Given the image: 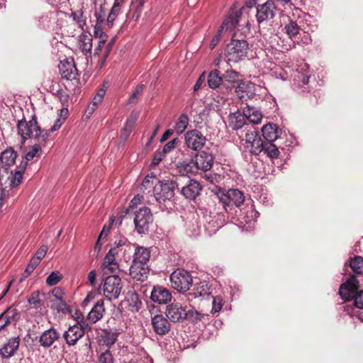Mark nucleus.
Wrapping results in <instances>:
<instances>
[{"mask_svg": "<svg viewBox=\"0 0 363 363\" xmlns=\"http://www.w3.org/2000/svg\"><path fill=\"white\" fill-rule=\"evenodd\" d=\"M17 130L22 143H25L28 139H38L40 143H45L49 136V133L46 130H42L38 125L35 115L32 116L29 121L19 120L17 123Z\"/></svg>", "mask_w": 363, "mask_h": 363, "instance_id": "nucleus-1", "label": "nucleus"}, {"mask_svg": "<svg viewBox=\"0 0 363 363\" xmlns=\"http://www.w3.org/2000/svg\"><path fill=\"white\" fill-rule=\"evenodd\" d=\"M184 179L183 177H177L174 180L163 179L159 181L153 188L154 196L156 201L160 204L172 201L175 195V189H179L180 186L183 184Z\"/></svg>", "mask_w": 363, "mask_h": 363, "instance_id": "nucleus-2", "label": "nucleus"}, {"mask_svg": "<svg viewBox=\"0 0 363 363\" xmlns=\"http://www.w3.org/2000/svg\"><path fill=\"white\" fill-rule=\"evenodd\" d=\"M249 44L240 35V38L235 34L230 43L228 44L225 55L228 61L238 62L248 57Z\"/></svg>", "mask_w": 363, "mask_h": 363, "instance_id": "nucleus-3", "label": "nucleus"}, {"mask_svg": "<svg viewBox=\"0 0 363 363\" xmlns=\"http://www.w3.org/2000/svg\"><path fill=\"white\" fill-rule=\"evenodd\" d=\"M358 284L357 277L352 275L340 286L339 294L345 300L354 299V305L359 308H363V290L357 291Z\"/></svg>", "mask_w": 363, "mask_h": 363, "instance_id": "nucleus-4", "label": "nucleus"}, {"mask_svg": "<svg viewBox=\"0 0 363 363\" xmlns=\"http://www.w3.org/2000/svg\"><path fill=\"white\" fill-rule=\"evenodd\" d=\"M123 289V284L118 275H109L104 281L103 291L105 298L108 301L118 298Z\"/></svg>", "mask_w": 363, "mask_h": 363, "instance_id": "nucleus-5", "label": "nucleus"}, {"mask_svg": "<svg viewBox=\"0 0 363 363\" xmlns=\"http://www.w3.org/2000/svg\"><path fill=\"white\" fill-rule=\"evenodd\" d=\"M172 286L180 293L187 291L192 286V277L189 272L178 269L174 271L170 276Z\"/></svg>", "mask_w": 363, "mask_h": 363, "instance_id": "nucleus-6", "label": "nucleus"}, {"mask_svg": "<svg viewBox=\"0 0 363 363\" xmlns=\"http://www.w3.org/2000/svg\"><path fill=\"white\" fill-rule=\"evenodd\" d=\"M152 221V214L150 209L147 207L140 208L135 213V228L137 233L140 235L147 233Z\"/></svg>", "mask_w": 363, "mask_h": 363, "instance_id": "nucleus-7", "label": "nucleus"}, {"mask_svg": "<svg viewBox=\"0 0 363 363\" xmlns=\"http://www.w3.org/2000/svg\"><path fill=\"white\" fill-rule=\"evenodd\" d=\"M217 198L225 211H228V207L230 205L240 207L245 201L243 193L234 189H229L225 194H223L220 196H218Z\"/></svg>", "mask_w": 363, "mask_h": 363, "instance_id": "nucleus-8", "label": "nucleus"}, {"mask_svg": "<svg viewBox=\"0 0 363 363\" xmlns=\"http://www.w3.org/2000/svg\"><path fill=\"white\" fill-rule=\"evenodd\" d=\"M183 184L180 186V193L186 199L194 200L199 194L202 189L201 184L195 180L191 179L189 177H183Z\"/></svg>", "mask_w": 363, "mask_h": 363, "instance_id": "nucleus-9", "label": "nucleus"}, {"mask_svg": "<svg viewBox=\"0 0 363 363\" xmlns=\"http://www.w3.org/2000/svg\"><path fill=\"white\" fill-rule=\"evenodd\" d=\"M184 138L186 146L193 150H201L206 142V137L196 129L187 131Z\"/></svg>", "mask_w": 363, "mask_h": 363, "instance_id": "nucleus-10", "label": "nucleus"}, {"mask_svg": "<svg viewBox=\"0 0 363 363\" xmlns=\"http://www.w3.org/2000/svg\"><path fill=\"white\" fill-rule=\"evenodd\" d=\"M277 8L272 1H267L257 6L256 19L259 24L269 21L275 16Z\"/></svg>", "mask_w": 363, "mask_h": 363, "instance_id": "nucleus-11", "label": "nucleus"}, {"mask_svg": "<svg viewBox=\"0 0 363 363\" xmlns=\"http://www.w3.org/2000/svg\"><path fill=\"white\" fill-rule=\"evenodd\" d=\"M118 252L116 247H111L106 253L101 267L104 274H115L118 271L119 265L116 260Z\"/></svg>", "mask_w": 363, "mask_h": 363, "instance_id": "nucleus-12", "label": "nucleus"}, {"mask_svg": "<svg viewBox=\"0 0 363 363\" xmlns=\"http://www.w3.org/2000/svg\"><path fill=\"white\" fill-rule=\"evenodd\" d=\"M245 141L247 148L250 152L255 155H258L263 150V145L264 141L262 140L259 133L256 131L247 133L245 135Z\"/></svg>", "mask_w": 363, "mask_h": 363, "instance_id": "nucleus-13", "label": "nucleus"}, {"mask_svg": "<svg viewBox=\"0 0 363 363\" xmlns=\"http://www.w3.org/2000/svg\"><path fill=\"white\" fill-rule=\"evenodd\" d=\"M166 316L173 323H181L186 318V311L179 303H172L167 306Z\"/></svg>", "mask_w": 363, "mask_h": 363, "instance_id": "nucleus-14", "label": "nucleus"}, {"mask_svg": "<svg viewBox=\"0 0 363 363\" xmlns=\"http://www.w3.org/2000/svg\"><path fill=\"white\" fill-rule=\"evenodd\" d=\"M151 325L154 332L158 335H165L171 330V324L168 319L162 314H157L152 316Z\"/></svg>", "mask_w": 363, "mask_h": 363, "instance_id": "nucleus-15", "label": "nucleus"}, {"mask_svg": "<svg viewBox=\"0 0 363 363\" xmlns=\"http://www.w3.org/2000/svg\"><path fill=\"white\" fill-rule=\"evenodd\" d=\"M214 158L211 153L206 151H201L195 156V164L198 169L206 172L211 169Z\"/></svg>", "mask_w": 363, "mask_h": 363, "instance_id": "nucleus-16", "label": "nucleus"}, {"mask_svg": "<svg viewBox=\"0 0 363 363\" xmlns=\"http://www.w3.org/2000/svg\"><path fill=\"white\" fill-rule=\"evenodd\" d=\"M151 300L159 304H166L172 299V294L164 286H154L151 296Z\"/></svg>", "mask_w": 363, "mask_h": 363, "instance_id": "nucleus-17", "label": "nucleus"}, {"mask_svg": "<svg viewBox=\"0 0 363 363\" xmlns=\"http://www.w3.org/2000/svg\"><path fill=\"white\" fill-rule=\"evenodd\" d=\"M82 337L83 331L77 325L69 326L62 335L63 339L69 347L75 345Z\"/></svg>", "mask_w": 363, "mask_h": 363, "instance_id": "nucleus-18", "label": "nucleus"}, {"mask_svg": "<svg viewBox=\"0 0 363 363\" xmlns=\"http://www.w3.org/2000/svg\"><path fill=\"white\" fill-rule=\"evenodd\" d=\"M59 72L63 79L73 80L77 75V70L74 61H61L59 66Z\"/></svg>", "mask_w": 363, "mask_h": 363, "instance_id": "nucleus-19", "label": "nucleus"}, {"mask_svg": "<svg viewBox=\"0 0 363 363\" xmlns=\"http://www.w3.org/2000/svg\"><path fill=\"white\" fill-rule=\"evenodd\" d=\"M20 345V337L10 338L8 342L0 349V355L4 359H9L13 357L18 350Z\"/></svg>", "mask_w": 363, "mask_h": 363, "instance_id": "nucleus-20", "label": "nucleus"}, {"mask_svg": "<svg viewBox=\"0 0 363 363\" xmlns=\"http://www.w3.org/2000/svg\"><path fill=\"white\" fill-rule=\"evenodd\" d=\"M129 270L130 277L140 281H144L147 278L150 271L147 264H138V262H133Z\"/></svg>", "mask_w": 363, "mask_h": 363, "instance_id": "nucleus-21", "label": "nucleus"}, {"mask_svg": "<svg viewBox=\"0 0 363 363\" xmlns=\"http://www.w3.org/2000/svg\"><path fill=\"white\" fill-rule=\"evenodd\" d=\"M210 294V288L208 283L203 281L194 284L192 291L187 294V298L191 301L199 297L208 296Z\"/></svg>", "mask_w": 363, "mask_h": 363, "instance_id": "nucleus-22", "label": "nucleus"}, {"mask_svg": "<svg viewBox=\"0 0 363 363\" xmlns=\"http://www.w3.org/2000/svg\"><path fill=\"white\" fill-rule=\"evenodd\" d=\"M60 335L54 328H50L44 331L40 336L39 342L45 348L51 347L53 343L60 338Z\"/></svg>", "mask_w": 363, "mask_h": 363, "instance_id": "nucleus-23", "label": "nucleus"}, {"mask_svg": "<svg viewBox=\"0 0 363 363\" xmlns=\"http://www.w3.org/2000/svg\"><path fill=\"white\" fill-rule=\"evenodd\" d=\"M118 333L116 330L104 329L101 330L99 336V341L103 345L111 347L115 344L117 340Z\"/></svg>", "mask_w": 363, "mask_h": 363, "instance_id": "nucleus-24", "label": "nucleus"}, {"mask_svg": "<svg viewBox=\"0 0 363 363\" xmlns=\"http://www.w3.org/2000/svg\"><path fill=\"white\" fill-rule=\"evenodd\" d=\"M264 142H274L279 137L280 130L276 124L268 123L262 128Z\"/></svg>", "mask_w": 363, "mask_h": 363, "instance_id": "nucleus-25", "label": "nucleus"}, {"mask_svg": "<svg viewBox=\"0 0 363 363\" xmlns=\"http://www.w3.org/2000/svg\"><path fill=\"white\" fill-rule=\"evenodd\" d=\"M104 311V301L101 298L96 301L91 311L89 313L87 318L92 323H96L103 317Z\"/></svg>", "mask_w": 363, "mask_h": 363, "instance_id": "nucleus-26", "label": "nucleus"}, {"mask_svg": "<svg viewBox=\"0 0 363 363\" xmlns=\"http://www.w3.org/2000/svg\"><path fill=\"white\" fill-rule=\"evenodd\" d=\"M150 257V251L148 248L137 246L135 250L133 262L147 264Z\"/></svg>", "mask_w": 363, "mask_h": 363, "instance_id": "nucleus-27", "label": "nucleus"}, {"mask_svg": "<svg viewBox=\"0 0 363 363\" xmlns=\"http://www.w3.org/2000/svg\"><path fill=\"white\" fill-rule=\"evenodd\" d=\"M243 113L245 118L252 123L258 124L261 122L262 114L255 107L247 105L243 108Z\"/></svg>", "mask_w": 363, "mask_h": 363, "instance_id": "nucleus-28", "label": "nucleus"}, {"mask_svg": "<svg viewBox=\"0 0 363 363\" xmlns=\"http://www.w3.org/2000/svg\"><path fill=\"white\" fill-rule=\"evenodd\" d=\"M245 116L240 111L232 113L229 115V126L233 130L240 129L245 124Z\"/></svg>", "mask_w": 363, "mask_h": 363, "instance_id": "nucleus-29", "label": "nucleus"}, {"mask_svg": "<svg viewBox=\"0 0 363 363\" xmlns=\"http://www.w3.org/2000/svg\"><path fill=\"white\" fill-rule=\"evenodd\" d=\"M252 87V84H247L241 82L240 84L236 85L234 88L235 89V93L238 98L241 101H247L254 94L250 91V89Z\"/></svg>", "mask_w": 363, "mask_h": 363, "instance_id": "nucleus-30", "label": "nucleus"}, {"mask_svg": "<svg viewBox=\"0 0 363 363\" xmlns=\"http://www.w3.org/2000/svg\"><path fill=\"white\" fill-rule=\"evenodd\" d=\"M26 169V162H21L17 167L14 174L11 177L10 186L15 188L18 186L22 182L23 172Z\"/></svg>", "mask_w": 363, "mask_h": 363, "instance_id": "nucleus-31", "label": "nucleus"}, {"mask_svg": "<svg viewBox=\"0 0 363 363\" xmlns=\"http://www.w3.org/2000/svg\"><path fill=\"white\" fill-rule=\"evenodd\" d=\"M17 157V153L13 148L9 147L1 152L0 160L1 162L7 167L13 165Z\"/></svg>", "mask_w": 363, "mask_h": 363, "instance_id": "nucleus-32", "label": "nucleus"}, {"mask_svg": "<svg viewBox=\"0 0 363 363\" xmlns=\"http://www.w3.org/2000/svg\"><path fill=\"white\" fill-rule=\"evenodd\" d=\"M179 173L182 174L179 177H184V174H193L197 169L196 167L195 162L193 160H185L179 162L177 165Z\"/></svg>", "mask_w": 363, "mask_h": 363, "instance_id": "nucleus-33", "label": "nucleus"}, {"mask_svg": "<svg viewBox=\"0 0 363 363\" xmlns=\"http://www.w3.org/2000/svg\"><path fill=\"white\" fill-rule=\"evenodd\" d=\"M124 0H115L112 9L107 17L106 21L108 26H112L113 21L118 17L120 11L121 6L123 4Z\"/></svg>", "mask_w": 363, "mask_h": 363, "instance_id": "nucleus-34", "label": "nucleus"}, {"mask_svg": "<svg viewBox=\"0 0 363 363\" xmlns=\"http://www.w3.org/2000/svg\"><path fill=\"white\" fill-rule=\"evenodd\" d=\"M240 77V74L235 70H228L223 74V79L225 82L230 84L231 88H234L242 82Z\"/></svg>", "mask_w": 363, "mask_h": 363, "instance_id": "nucleus-35", "label": "nucleus"}, {"mask_svg": "<svg viewBox=\"0 0 363 363\" xmlns=\"http://www.w3.org/2000/svg\"><path fill=\"white\" fill-rule=\"evenodd\" d=\"M223 82V77L220 76V72L218 69L211 71L208 76V84L211 89L218 88Z\"/></svg>", "mask_w": 363, "mask_h": 363, "instance_id": "nucleus-36", "label": "nucleus"}, {"mask_svg": "<svg viewBox=\"0 0 363 363\" xmlns=\"http://www.w3.org/2000/svg\"><path fill=\"white\" fill-rule=\"evenodd\" d=\"M262 149V152H264L271 159L277 158L279 157V149L272 141L264 142Z\"/></svg>", "mask_w": 363, "mask_h": 363, "instance_id": "nucleus-37", "label": "nucleus"}, {"mask_svg": "<svg viewBox=\"0 0 363 363\" xmlns=\"http://www.w3.org/2000/svg\"><path fill=\"white\" fill-rule=\"evenodd\" d=\"M240 14L238 12L233 11L229 14V16L224 20L223 24V28H226L227 29H233L236 27L239 22Z\"/></svg>", "mask_w": 363, "mask_h": 363, "instance_id": "nucleus-38", "label": "nucleus"}, {"mask_svg": "<svg viewBox=\"0 0 363 363\" xmlns=\"http://www.w3.org/2000/svg\"><path fill=\"white\" fill-rule=\"evenodd\" d=\"M284 30L289 38L294 40L299 34L301 28L296 21H290L284 26Z\"/></svg>", "mask_w": 363, "mask_h": 363, "instance_id": "nucleus-39", "label": "nucleus"}, {"mask_svg": "<svg viewBox=\"0 0 363 363\" xmlns=\"http://www.w3.org/2000/svg\"><path fill=\"white\" fill-rule=\"evenodd\" d=\"M189 125V117L186 113H182L179 116L176 122L175 131L177 134L180 135L184 132Z\"/></svg>", "mask_w": 363, "mask_h": 363, "instance_id": "nucleus-40", "label": "nucleus"}, {"mask_svg": "<svg viewBox=\"0 0 363 363\" xmlns=\"http://www.w3.org/2000/svg\"><path fill=\"white\" fill-rule=\"evenodd\" d=\"M92 38L90 35L83 34L79 36V46L82 51L88 53L92 47Z\"/></svg>", "mask_w": 363, "mask_h": 363, "instance_id": "nucleus-41", "label": "nucleus"}, {"mask_svg": "<svg viewBox=\"0 0 363 363\" xmlns=\"http://www.w3.org/2000/svg\"><path fill=\"white\" fill-rule=\"evenodd\" d=\"M41 145L40 143L35 144L31 149L26 153L25 157L21 162H26V167L28 166V161L33 160L35 157H40L41 155Z\"/></svg>", "mask_w": 363, "mask_h": 363, "instance_id": "nucleus-42", "label": "nucleus"}, {"mask_svg": "<svg viewBox=\"0 0 363 363\" xmlns=\"http://www.w3.org/2000/svg\"><path fill=\"white\" fill-rule=\"evenodd\" d=\"M106 11L104 8L101 6L99 10H96L95 11V17L96 18V25L94 26L95 31L97 30H102V26L104 23L105 18H106Z\"/></svg>", "mask_w": 363, "mask_h": 363, "instance_id": "nucleus-43", "label": "nucleus"}, {"mask_svg": "<svg viewBox=\"0 0 363 363\" xmlns=\"http://www.w3.org/2000/svg\"><path fill=\"white\" fill-rule=\"evenodd\" d=\"M126 300L132 311H138L140 309L142 303L136 293L128 294Z\"/></svg>", "mask_w": 363, "mask_h": 363, "instance_id": "nucleus-44", "label": "nucleus"}, {"mask_svg": "<svg viewBox=\"0 0 363 363\" xmlns=\"http://www.w3.org/2000/svg\"><path fill=\"white\" fill-rule=\"evenodd\" d=\"M350 267L352 271L356 274L363 273V257L359 256L354 257L350 261Z\"/></svg>", "mask_w": 363, "mask_h": 363, "instance_id": "nucleus-45", "label": "nucleus"}, {"mask_svg": "<svg viewBox=\"0 0 363 363\" xmlns=\"http://www.w3.org/2000/svg\"><path fill=\"white\" fill-rule=\"evenodd\" d=\"M6 314V320L5 323L0 325V330H3L7 325L10 324L11 320L15 319V316L18 315L17 311L15 308H9L4 313L0 315V319Z\"/></svg>", "mask_w": 363, "mask_h": 363, "instance_id": "nucleus-46", "label": "nucleus"}, {"mask_svg": "<svg viewBox=\"0 0 363 363\" xmlns=\"http://www.w3.org/2000/svg\"><path fill=\"white\" fill-rule=\"evenodd\" d=\"M70 16L77 23L79 28L84 29L86 25V18L84 17L83 12L81 10L72 12Z\"/></svg>", "mask_w": 363, "mask_h": 363, "instance_id": "nucleus-47", "label": "nucleus"}, {"mask_svg": "<svg viewBox=\"0 0 363 363\" xmlns=\"http://www.w3.org/2000/svg\"><path fill=\"white\" fill-rule=\"evenodd\" d=\"M62 279V275L58 271H54L50 274L46 279V284L50 286H52L58 284Z\"/></svg>", "mask_w": 363, "mask_h": 363, "instance_id": "nucleus-48", "label": "nucleus"}, {"mask_svg": "<svg viewBox=\"0 0 363 363\" xmlns=\"http://www.w3.org/2000/svg\"><path fill=\"white\" fill-rule=\"evenodd\" d=\"M135 120L128 119L123 128L121 130V138L125 140L132 132Z\"/></svg>", "mask_w": 363, "mask_h": 363, "instance_id": "nucleus-49", "label": "nucleus"}, {"mask_svg": "<svg viewBox=\"0 0 363 363\" xmlns=\"http://www.w3.org/2000/svg\"><path fill=\"white\" fill-rule=\"evenodd\" d=\"M186 318L194 323H198L199 321L201 320L205 315L203 313H201L196 310L188 311H186Z\"/></svg>", "mask_w": 363, "mask_h": 363, "instance_id": "nucleus-50", "label": "nucleus"}, {"mask_svg": "<svg viewBox=\"0 0 363 363\" xmlns=\"http://www.w3.org/2000/svg\"><path fill=\"white\" fill-rule=\"evenodd\" d=\"M98 363H114L112 354L109 350L101 353L98 357Z\"/></svg>", "mask_w": 363, "mask_h": 363, "instance_id": "nucleus-51", "label": "nucleus"}, {"mask_svg": "<svg viewBox=\"0 0 363 363\" xmlns=\"http://www.w3.org/2000/svg\"><path fill=\"white\" fill-rule=\"evenodd\" d=\"M180 143V140L178 138H174L173 140L169 141L166 143L162 149V152L165 155L168 152H172Z\"/></svg>", "mask_w": 363, "mask_h": 363, "instance_id": "nucleus-52", "label": "nucleus"}, {"mask_svg": "<svg viewBox=\"0 0 363 363\" xmlns=\"http://www.w3.org/2000/svg\"><path fill=\"white\" fill-rule=\"evenodd\" d=\"M144 85L143 84H140V85H138L135 91L131 94V96H130L128 101V104H134V103H136L137 102V100H138V98L140 95H141L143 89H144Z\"/></svg>", "mask_w": 363, "mask_h": 363, "instance_id": "nucleus-53", "label": "nucleus"}, {"mask_svg": "<svg viewBox=\"0 0 363 363\" xmlns=\"http://www.w3.org/2000/svg\"><path fill=\"white\" fill-rule=\"evenodd\" d=\"M223 29H224L223 28V26H220L219 27L216 34L212 38V40L211 41V43H210V48L211 50H213L218 45V43H219V41L220 40V38H221V35H222V32H223Z\"/></svg>", "mask_w": 363, "mask_h": 363, "instance_id": "nucleus-54", "label": "nucleus"}, {"mask_svg": "<svg viewBox=\"0 0 363 363\" xmlns=\"http://www.w3.org/2000/svg\"><path fill=\"white\" fill-rule=\"evenodd\" d=\"M222 298L220 296H216L213 297V301H212V313H217L220 311L222 308Z\"/></svg>", "mask_w": 363, "mask_h": 363, "instance_id": "nucleus-55", "label": "nucleus"}, {"mask_svg": "<svg viewBox=\"0 0 363 363\" xmlns=\"http://www.w3.org/2000/svg\"><path fill=\"white\" fill-rule=\"evenodd\" d=\"M28 302L30 305H40V292L38 291H33L28 299Z\"/></svg>", "mask_w": 363, "mask_h": 363, "instance_id": "nucleus-56", "label": "nucleus"}, {"mask_svg": "<svg viewBox=\"0 0 363 363\" xmlns=\"http://www.w3.org/2000/svg\"><path fill=\"white\" fill-rule=\"evenodd\" d=\"M47 251L48 247L46 245H42L36 251L35 256L33 257L40 261L45 256Z\"/></svg>", "mask_w": 363, "mask_h": 363, "instance_id": "nucleus-57", "label": "nucleus"}, {"mask_svg": "<svg viewBox=\"0 0 363 363\" xmlns=\"http://www.w3.org/2000/svg\"><path fill=\"white\" fill-rule=\"evenodd\" d=\"M164 156H165V154L163 153L162 151L156 152L155 153L152 160L151 162V165L152 166L157 165L163 160Z\"/></svg>", "mask_w": 363, "mask_h": 363, "instance_id": "nucleus-58", "label": "nucleus"}, {"mask_svg": "<svg viewBox=\"0 0 363 363\" xmlns=\"http://www.w3.org/2000/svg\"><path fill=\"white\" fill-rule=\"evenodd\" d=\"M9 198V191L5 189H1L0 190V210L2 209L4 203Z\"/></svg>", "mask_w": 363, "mask_h": 363, "instance_id": "nucleus-59", "label": "nucleus"}, {"mask_svg": "<svg viewBox=\"0 0 363 363\" xmlns=\"http://www.w3.org/2000/svg\"><path fill=\"white\" fill-rule=\"evenodd\" d=\"M110 45H108V48H110ZM109 48H106V50H105L104 53L103 54L102 57L98 61V64H97V67L99 68V69H101L104 65H105L106 63V59L108 56V54H109Z\"/></svg>", "mask_w": 363, "mask_h": 363, "instance_id": "nucleus-60", "label": "nucleus"}, {"mask_svg": "<svg viewBox=\"0 0 363 363\" xmlns=\"http://www.w3.org/2000/svg\"><path fill=\"white\" fill-rule=\"evenodd\" d=\"M52 295L55 297L57 301L63 298L64 291L61 287H55L52 291Z\"/></svg>", "mask_w": 363, "mask_h": 363, "instance_id": "nucleus-61", "label": "nucleus"}, {"mask_svg": "<svg viewBox=\"0 0 363 363\" xmlns=\"http://www.w3.org/2000/svg\"><path fill=\"white\" fill-rule=\"evenodd\" d=\"M320 96V93L318 91H315L313 94L310 95L309 101L311 105H316L318 104V99Z\"/></svg>", "mask_w": 363, "mask_h": 363, "instance_id": "nucleus-62", "label": "nucleus"}, {"mask_svg": "<svg viewBox=\"0 0 363 363\" xmlns=\"http://www.w3.org/2000/svg\"><path fill=\"white\" fill-rule=\"evenodd\" d=\"M64 122H65L64 121H62V120H61V118H58L55 121L52 127L49 130H47L49 133V135L50 134V133H52V132L60 129Z\"/></svg>", "mask_w": 363, "mask_h": 363, "instance_id": "nucleus-63", "label": "nucleus"}, {"mask_svg": "<svg viewBox=\"0 0 363 363\" xmlns=\"http://www.w3.org/2000/svg\"><path fill=\"white\" fill-rule=\"evenodd\" d=\"M96 277V272L94 270H91V272H89L87 279H88L89 283L90 284V285L91 286H95Z\"/></svg>", "mask_w": 363, "mask_h": 363, "instance_id": "nucleus-64", "label": "nucleus"}]
</instances>
